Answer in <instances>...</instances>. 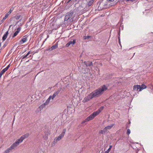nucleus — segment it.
<instances>
[{
	"mask_svg": "<svg viewBox=\"0 0 153 153\" xmlns=\"http://www.w3.org/2000/svg\"><path fill=\"white\" fill-rule=\"evenodd\" d=\"M28 36L27 35L23 36L22 39L18 43V44L21 45L26 42L27 40Z\"/></svg>",
	"mask_w": 153,
	"mask_h": 153,
	"instance_id": "nucleus-7",
	"label": "nucleus"
},
{
	"mask_svg": "<svg viewBox=\"0 0 153 153\" xmlns=\"http://www.w3.org/2000/svg\"><path fill=\"white\" fill-rule=\"evenodd\" d=\"M22 138L23 137H21L19 139L17 140L16 142H17V143L19 144L21 143L24 140Z\"/></svg>",
	"mask_w": 153,
	"mask_h": 153,
	"instance_id": "nucleus-17",
	"label": "nucleus"
},
{
	"mask_svg": "<svg viewBox=\"0 0 153 153\" xmlns=\"http://www.w3.org/2000/svg\"><path fill=\"white\" fill-rule=\"evenodd\" d=\"M28 55H27V54L26 55H25L22 58V59H25V58H26L27 57V56H28Z\"/></svg>",
	"mask_w": 153,
	"mask_h": 153,
	"instance_id": "nucleus-29",
	"label": "nucleus"
},
{
	"mask_svg": "<svg viewBox=\"0 0 153 153\" xmlns=\"http://www.w3.org/2000/svg\"><path fill=\"white\" fill-rule=\"evenodd\" d=\"M9 15V14L8 13H6L5 14V16L2 19L1 21V22L2 23H3V22H4V20L8 17Z\"/></svg>",
	"mask_w": 153,
	"mask_h": 153,
	"instance_id": "nucleus-19",
	"label": "nucleus"
},
{
	"mask_svg": "<svg viewBox=\"0 0 153 153\" xmlns=\"http://www.w3.org/2000/svg\"><path fill=\"white\" fill-rule=\"evenodd\" d=\"M31 51H29L27 53V55H29Z\"/></svg>",
	"mask_w": 153,
	"mask_h": 153,
	"instance_id": "nucleus-35",
	"label": "nucleus"
},
{
	"mask_svg": "<svg viewBox=\"0 0 153 153\" xmlns=\"http://www.w3.org/2000/svg\"><path fill=\"white\" fill-rule=\"evenodd\" d=\"M8 31H9L7 30L3 35L2 38L3 41H4L7 38L8 34Z\"/></svg>",
	"mask_w": 153,
	"mask_h": 153,
	"instance_id": "nucleus-15",
	"label": "nucleus"
},
{
	"mask_svg": "<svg viewBox=\"0 0 153 153\" xmlns=\"http://www.w3.org/2000/svg\"><path fill=\"white\" fill-rule=\"evenodd\" d=\"M58 47V44L57 43H56V44L52 46L51 48H50L49 49V50L50 51H51L53 50H54L56 49Z\"/></svg>",
	"mask_w": 153,
	"mask_h": 153,
	"instance_id": "nucleus-14",
	"label": "nucleus"
},
{
	"mask_svg": "<svg viewBox=\"0 0 153 153\" xmlns=\"http://www.w3.org/2000/svg\"><path fill=\"white\" fill-rule=\"evenodd\" d=\"M108 89V88L105 85H103L100 88L97 89L86 97L83 100V102H86L89 101L94 98L97 97H100Z\"/></svg>",
	"mask_w": 153,
	"mask_h": 153,
	"instance_id": "nucleus-1",
	"label": "nucleus"
},
{
	"mask_svg": "<svg viewBox=\"0 0 153 153\" xmlns=\"http://www.w3.org/2000/svg\"><path fill=\"white\" fill-rule=\"evenodd\" d=\"M90 120H91L90 118H89V117H88L85 120L83 121L81 123L83 124L85 122H87Z\"/></svg>",
	"mask_w": 153,
	"mask_h": 153,
	"instance_id": "nucleus-20",
	"label": "nucleus"
},
{
	"mask_svg": "<svg viewBox=\"0 0 153 153\" xmlns=\"http://www.w3.org/2000/svg\"><path fill=\"white\" fill-rule=\"evenodd\" d=\"M46 105L45 104V103H44L42 104V105H41L39 107L41 109H42L43 108L45 107Z\"/></svg>",
	"mask_w": 153,
	"mask_h": 153,
	"instance_id": "nucleus-24",
	"label": "nucleus"
},
{
	"mask_svg": "<svg viewBox=\"0 0 153 153\" xmlns=\"http://www.w3.org/2000/svg\"><path fill=\"white\" fill-rule=\"evenodd\" d=\"M99 7H98V9H99Z\"/></svg>",
	"mask_w": 153,
	"mask_h": 153,
	"instance_id": "nucleus-39",
	"label": "nucleus"
},
{
	"mask_svg": "<svg viewBox=\"0 0 153 153\" xmlns=\"http://www.w3.org/2000/svg\"><path fill=\"white\" fill-rule=\"evenodd\" d=\"M103 108H104V107L102 106V107H101L99 109H100V110L101 111H101L103 109Z\"/></svg>",
	"mask_w": 153,
	"mask_h": 153,
	"instance_id": "nucleus-30",
	"label": "nucleus"
},
{
	"mask_svg": "<svg viewBox=\"0 0 153 153\" xmlns=\"http://www.w3.org/2000/svg\"><path fill=\"white\" fill-rule=\"evenodd\" d=\"M101 112L100 109H98L96 111L94 112L92 114H91L89 117L91 120H92L97 115H98Z\"/></svg>",
	"mask_w": 153,
	"mask_h": 153,
	"instance_id": "nucleus-5",
	"label": "nucleus"
},
{
	"mask_svg": "<svg viewBox=\"0 0 153 153\" xmlns=\"http://www.w3.org/2000/svg\"><path fill=\"white\" fill-rule=\"evenodd\" d=\"M92 37L91 36H85L84 37V39H90L91 40L92 39Z\"/></svg>",
	"mask_w": 153,
	"mask_h": 153,
	"instance_id": "nucleus-21",
	"label": "nucleus"
},
{
	"mask_svg": "<svg viewBox=\"0 0 153 153\" xmlns=\"http://www.w3.org/2000/svg\"><path fill=\"white\" fill-rule=\"evenodd\" d=\"M29 135V134L28 133H27L22 136H21L22 137H23V140L24 139L27 138Z\"/></svg>",
	"mask_w": 153,
	"mask_h": 153,
	"instance_id": "nucleus-18",
	"label": "nucleus"
},
{
	"mask_svg": "<svg viewBox=\"0 0 153 153\" xmlns=\"http://www.w3.org/2000/svg\"><path fill=\"white\" fill-rule=\"evenodd\" d=\"M12 149L10 148V147L7 149L4 152V153H9V152L12 150Z\"/></svg>",
	"mask_w": 153,
	"mask_h": 153,
	"instance_id": "nucleus-23",
	"label": "nucleus"
},
{
	"mask_svg": "<svg viewBox=\"0 0 153 153\" xmlns=\"http://www.w3.org/2000/svg\"><path fill=\"white\" fill-rule=\"evenodd\" d=\"M61 90V88L59 89L56 91H55L52 95L50 96L49 97H50V99L52 100H53L54 98L57 95L60 93Z\"/></svg>",
	"mask_w": 153,
	"mask_h": 153,
	"instance_id": "nucleus-6",
	"label": "nucleus"
},
{
	"mask_svg": "<svg viewBox=\"0 0 153 153\" xmlns=\"http://www.w3.org/2000/svg\"><path fill=\"white\" fill-rule=\"evenodd\" d=\"M12 12V10H11V9H10V10L9 11V12L7 13H8L9 14H10V13H11Z\"/></svg>",
	"mask_w": 153,
	"mask_h": 153,
	"instance_id": "nucleus-31",
	"label": "nucleus"
},
{
	"mask_svg": "<svg viewBox=\"0 0 153 153\" xmlns=\"http://www.w3.org/2000/svg\"><path fill=\"white\" fill-rule=\"evenodd\" d=\"M126 1H134V0H126Z\"/></svg>",
	"mask_w": 153,
	"mask_h": 153,
	"instance_id": "nucleus-36",
	"label": "nucleus"
},
{
	"mask_svg": "<svg viewBox=\"0 0 153 153\" xmlns=\"http://www.w3.org/2000/svg\"><path fill=\"white\" fill-rule=\"evenodd\" d=\"M7 43H5L3 45V47H5L7 45Z\"/></svg>",
	"mask_w": 153,
	"mask_h": 153,
	"instance_id": "nucleus-33",
	"label": "nucleus"
},
{
	"mask_svg": "<svg viewBox=\"0 0 153 153\" xmlns=\"http://www.w3.org/2000/svg\"><path fill=\"white\" fill-rule=\"evenodd\" d=\"M66 129H65V128L63 130L62 132L61 133V134L64 137V135L65 134V133L66 132Z\"/></svg>",
	"mask_w": 153,
	"mask_h": 153,
	"instance_id": "nucleus-26",
	"label": "nucleus"
},
{
	"mask_svg": "<svg viewBox=\"0 0 153 153\" xmlns=\"http://www.w3.org/2000/svg\"><path fill=\"white\" fill-rule=\"evenodd\" d=\"M71 0H68V1L67 2V3H69Z\"/></svg>",
	"mask_w": 153,
	"mask_h": 153,
	"instance_id": "nucleus-37",
	"label": "nucleus"
},
{
	"mask_svg": "<svg viewBox=\"0 0 153 153\" xmlns=\"http://www.w3.org/2000/svg\"><path fill=\"white\" fill-rule=\"evenodd\" d=\"M51 99H50V97H49L47 99V100H46L45 102V103H45L46 105H47L49 104Z\"/></svg>",
	"mask_w": 153,
	"mask_h": 153,
	"instance_id": "nucleus-22",
	"label": "nucleus"
},
{
	"mask_svg": "<svg viewBox=\"0 0 153 153\" xmlns=\"http://www.w3.org/2000/svg\"><path fill=\"white\" fill-rule=\"evenodd\" d=\"M19 144L17 143V142H15L10 147V148L13 150L16 148Z\"/></svg>",
	"mask_w": 153,
	"mask_h": 153,
	"instance_id": "nucleus-13",
	"label": "nucleus"
},
{
	"mask_svg": "<svg viewBox=\"0 0 153 153\" xmlns=\"http://www.w3.org/2000/svg\"><path fill=\"white\" fill-rule=\"evenodd\" d=\"M114 0H107V2H109V1H113Z\"/></svg>",
	"mask_w": 153,
	"mask_h": 153,
	"instance_id": "nucleus-32",
	"label": "nucleus"
},
{
	"mask_svg": "<svg viewBox=\"0 0 153 153\" xmlns=\"http://www.w3.org/2000/svg\"><path fill=\"white\" fill-rule=\"evenodd\" d=\"M118 39H119V43L120 45H121L120 39L119 37Z\"/></svg>",
	"mask_w": 153,
	"mask_h": 153,
	"instance_id": "nucleus-34",
	"label": "nucleus"
},
{
	"mask_svg": "<svg viewBox=\"0 0 153 153\" xmlns=\"http://www.w3.org/2000/svg\"><path fill=\"white\" fill-rule=\"evenodd\" d=\"M74 13V11L72 10L67 13L65 16V21H68L69 22H72L75 17Z\"/></svg>",
	"mask_w": 153,
	"mask_h": 153,
	"instance_id": "nucleus-2",
	"label": "nucleus"
},
{
	"mask_svg": "<svg viewBox=\"0 0 153 153\" xmlns=\"http://www.w3.org/2000/svg\"><path fill=\"white\" fill-rule=\"evenodd\" d=\"M84 63L86 65V67L92 66L93 65L92 62L90 61H88L87 62L85 61L84 62Z\"/></svg>",
	"mask_w": 153,
	"mask_h": 153,
	"instance_id": "nucleus-11",
	"label": "nucleus"
},
{
	"mask_svg": "<svg viewBox=\"0 0 153 153\" xmlns=\"http://www.w3.org/2000/svg\"><path fill=\"white\" fill-rule=\"evenodd\" d=\"M21 30V27H19L17 29V30L14 33L13 35L12 36V38H14L16 36L18 33Z\"/></svg>",
	"mask_w": 153,
	"mask_h": 153,
	"instance_id": "nucleus-12",
	"label": "nucleus"
},
{
	"mask_svg": "<svg viewBox=\"0 0 153 153\" xmlns=\"http://www.w3.org/2000/svg\"><path fill=\"white\" fill-rule=\"evenodd\" d=\"M64 137L60 134L58 137H56L54 139L53 141V143L55 144L56 143L57 141L61 140Z\"/></svg>",
	"mask_w": 153,
	"mask_h": 153,
	"instance_id": "nucleus-9",
	"label": "nucleus"
},
{
	"mask_svg": "<svg viewBox=\"0 0 153 153\" xmlns=\"http://www.w3.org/2000/svg\"><path fill=\"white\" fill-rule=\"evenodd\" d=\"M112 147V146L110 145L109 146V148L105 152V153H109L110 151L111 150V149Z\"/></svg>",
	"mask_w": 153,
	"mask_h": 153,
	"instance_id": "nucleus-25",
	"label": "nucleus"
},
{
	"mask_svg": "<svg viewBox=\"0 0 153 153\" xmlns=\"http://www.w3.org/2000/svg\"><path fill=\"white\" fill-rule=\"evenodd\" d=\"M10 64L8 65L6 67L3 69L0 73V79L1 78L2 75L10 67Z\"/></svg>",
	"mask_w": 153,
	"mask_h": 153,
	"instance_id": "nucleus-8",
	"label": "nucleus"
},
{
	"mask_svg": "<svg viewBox=\"0 0 153 153\" xmlns=\"http://www.w3.org/2000/svg\"><path fill=\"white\" fill-rule=\"evenodd\" d=\"M76 43V40H73L72 41H69L65 45L66 47H68L70 45H74Z\"/></svg>",
	"mask_w": 153,
	"mask_h": 153,
	"instance_id": "nucleus-10",
	"label": "nucleus"
},
{
	"mask_svg": "<svg viewBox=\"0 0 153 153\" xmlns=\"http://www.w3.org/2000/svg\"><path fill=\"white\" fill-rule=\"evenodd\" d=\"M146 88V86L144 84H142L141 86L139 85H137L134 86L133 89L136 91H137L139 89V91H140Z\"/></svg>",
	"mask_w": 153,
	"mask_h": 153,
	"instance_id": "nucleus-3",
	"label": "nucleus"
},
{
	"mask_svg": "<svg viewBox=\"0 0 153 153\" xmlns=\"http://www.w3.org/2000/svg\"><path fill=\"white\" fill-rule=\"evenodd\" d=\"M131 133V130L130 129H127V134L129 135Z\"/></svg>",
	"mask_w": 153,
	"mask_h": 153,
	"instance_id": "nucleus-27",
	"label": "nucleus"
},
{
	"mask_svg": "<svg viewBox=\"0 0 153 153\" xmlns=\"http://www.w3.org/2000/svg\"><path fill=\"white\" fill-rule=\"evenodd\" d=\"M20 16H16V20H18L20 18Z\"/></svg>",
	"mask_w": 153,
	"mask_h": 153,
	"instance_id": "nucleus-28",
	"label": "nucleus"
},
{
	"mask_svg": "<svg viewBox=\"0 0 153 153\" xmlns=\"http://www.w3.org/2000/svg\"><path fill=\"white\" fill-rule=\"evenodd\" d=\"M95 0H90L87 3V6L88 7H90L93 4Z\"/></svg>",
	"mask_w": 153,
	"mask_h": 153,
	"instance_id": "nucleus-16",
	"label": "nucleus"
},
{
	"mask_svg": "<svg viewBox=\"0 0 153 153\" xmlns=\"http://www.w3.org/2000/svg\"><path fill=\"white\" fill-rule=\"evenodd\" d=\"M129 124H130V121H129Z\"/></svg>",
	"mask_w": 153,
	"mask_h": 153,
	"instance_id": "nucleus-38",
	"label": "nucleus"
},
{
	"mask_svg": "<svg viewBox=\"0 0 153 153\" xmlns=\"http://www.w3.org/2000/svg\"><path fill=\"white\" fill-rule=\"evenodd\" d=\"M114 125V124H112L110 126H108L105 127L103 130H101L99 131V133L100 134H104L106 133L108 130H110L111 129L112 127Z\"/></svg>",
	"mask_w": 153,
	"mask_h": 153,
	"instance_id": "nucleus-4",
	"label": "nucleus"
}]
</instances>
